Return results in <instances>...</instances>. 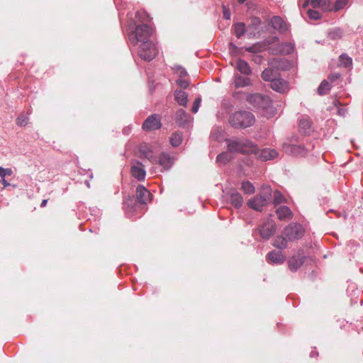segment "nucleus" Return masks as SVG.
I'll return each instance as SVG.
<instances>
[{
	"label": "nucleus",
	"mask_w": 363,
	"mask_h": 363,
	"mask_svg": "<svg viewBox=\"0 0 363 363\" xmlns=\"http://www.w3.org/2000/svg\"><path fill=\"white\" fill-rule=\"evenodd\" d=\"M236 67L240 73L245 74L247 76L251 74L252 73L251 68L248 63L242 59L238 60L236 63Z\"/></svg>",
	"instance_id": "21"
},
{
	"label": "nucleus",
	"mask_w": 363,
	"mask_h": 363,
	"mask_svg": "<svg viewBox=\"0 0 363 363\" xmlns=\"http://www.w3.org/2000/svg\"><path fill=\"white\" fill-rule=\"evenodd\" d=\"M272 196V189L269 186H262V192L250 199L247 204L255 211H262V208L266 206Z\"/></svg>",
	"instance_id": "4"
},
{
	"label": "nucleus",
	"mask_w": 363,
	"mask_h": 363,
	"mask_svg": "<svg viewBox=\"0 0 363 363\" xmlns=\"http://www.w3.org/2000/svg\"><path fill=\"white\" fill-rule=\"evenodd\" d=\"M228 121L235 128H246L255 123V118L252 113L240 111L232 113Z\"/></svg>",
	"instance_id": "3"
},
{
	"label": "nucleus",
	"mask_w": 363,
	"mask_h": 363,
	"mask_svg": "<svg viewBox=\"0 0 363 363\" xmlns=\"http://www.w3.org/2000/svg\"><path fill=\"white\" fill-rule=\"evenodd\" d=\"M340 77V74H338V73H333V74H330L329 76H328V79L331 81V82H335V80L338 79Z\"/></svg>",
	"instance_id": "45"
},
{
	"label": "nucleus",
	"mask_w": 363,
	"mask_h": 363,
	"mask_svg": "<svg viewBox=\"0 0 363 363\" xmlns=\"http://www.w3.org/2000/svg\"><path fill=\"white\" fill-rule=\"evenodd\" d=\"M153 32L152 28L147 24H140L135 27L134 31L129 35V40L133 45H136L141 42L150 41L149 40Z\"/></svg>",
	"instance_id": "5"
},
{
	"label": "nucleus",
	"mask_w": 363,
	"mask_h": 363,
	"mask_svg": "<svg viewBox=\"0 0 363 363\" xmlns=\"http://www.w3.org/2000/svg\"><path fill=\"white\" fill-rule=\"evenodd\" d=\"M233 84L235 89H238L250 86L252 84V82L251 79L247 77L235 74Z\"/></svg>",
	"instance_id": "14"
},
{
	"label": "nucleus",
	"mask_w": 363,
	"mask_h": 363,
	"mask_svg": "<svg viewBox=\"0 0 363 363\" xmlns=\"http://www.w3.org/2000/svg\"><path fill=\"white\" fill-rule=\"evenodd\" d=\"M304 233L305 230L301 225L291 223L284 228L281 235L275 238L273 245L279 249H286L289 242H294L301 239Z\"/></svg>",
	"instance_id": "1"
},
{
	"label": "nucleus",
	"mask_w": 363,
	"mask_h": 363,
	"mask_svg": "<svg viewBox=\"0 0 363 363\" xmlns=\"http://www.w3.org/2000/svg\"><path fill=\"white\" fill-rule=\"evenodd\" d=\"M140 153L145 158H147L152 163L155 161V157L152 155V150L147 145H141L139 149Z\"/></svg>",
	"instance_id": "27"
},
{
	"label": "nucleus",
	"mask_w": 363,
	"mask_h": 363,
	"mask_svg": "<svg viewBox=\"0 0 363 363\" xmlns=\"http://www.w3.org/2000/svg\"><path fill=\"white\" fill-rule=\"evenodd\" d=\"M261 25V20L258 17H252L250 18V23L248 26V28L250 30H252V33L255 35V31L257 33H259V30H258L259 26Z\"/></svg>",
	"instance_id": "28"
},
{
	"label": "nucleus",
	"mask_w": 363,
	"mask_h": 363,
	"mask_svg": "<svg viewBox=\"0 0 363 363\" xmlns=\"http://www.w3.org/2000/svg\"><path fill=\"white\" fill-rule=\"evenodd\" d=\"M284 46L286 48V50L285 51L286 54L290 53L293 50V47L290 44H286Z\"/></svg>",
	"instance_id": "48"
},
{
	"label": "nucleus",
	"mask_w": 363,
	"mask_h": 363,
	"mask_svg": "<svg viewBox=\"0 0 363 363\" xmlns=\"http://www.w3.org/2000/svg\"><path fill=\"white\" fill-rule=\"evenodd\" d=\"M349 0H337L335 3V5L333 6V10L335 11H340L345 8Z\"/></svg>",
	"instance_id": "38"
},
{
	"label": "nucleus",
	"mask_w": 363,
	"mask_h": 363,
	"mask_svg": "<svg viewBox=\"0 0 363 363\" xmlns=\"http://www.w3.org/2000/svg\"><path fill=\"white\" fill-rule=\"evenodd\" d=\"M261 76L263 80L272 82V80H275L279 77V73L277 70L269 67L262 72Z\"/></svg>",
	"instance_id": "18"
},
{
	"label": "nucleus",
	"mask_w": 363,
	"mask_h": 363,
	"mask_svg": "<svg viewBox=\"0 0 363 363\" xmlns=\"http://www.w3.org/2000/svg\"><path fill=\"white\" fill-rule=\"evenodd\" d=\"M224 16L225 18H230V14L226 11H224Z\"/></svg>",
	"instance_id": "52"
},
{
	"label": "nucleus",
	"mask_w": 363,
	"mask_h": 363,
	"mask_svg": "<svg viewBox=\"0 0 363 363\" xmlns=\"http://www.w3.org/2000/svg\"><path fill=\"white\" fill-rule=\"evenodd\" d=\"M1 183L3 184L4 187L10 186V184L4 178H2Z\"/></svg>",
	"instance_id": "49"
},
{
	"label": "nucleus",
	"mask_w": 363,
	"mask_h": 363,
	"mask_svg": "<svg viewBox=\"0 0 363 363\" xmlns=\"http://www.w3.org/2000/svg\"><path fill=\"white\" fill-rule=\"evenodd\" d=\"M245 51L252 52V53H259L262 51L263 48L261 44L256 43L252 45V46L245 47Z\"/></svg>",
	"instance_id": "35"
},
{
	"label": "nucleus",
	"mask_w": 363,
	"mask_h": 363,
	"mask_svg": "<svg viewBox=\"0 0 363 363\" xmlns=\"http://www.w3.org/2000/svg\"><path fill=\"white\" fill-rule=\"evenodd\" d=\"M13 173V171L10 168H3L0 167V177L4 178L6 176H10Z\"/></svg>",
	"instance_id": "41"
},
{
	"label": "nucleus",
	"mask_w": 363,
	"mask_h": 363,
	"mask_svg": "<svg viewBox=\"0 0 363 363\" xmlns=\"http://www.w3.org/2000/svg\"><path fill=\"white\" fill-rule=\"evenodd\" d=\"M182 141V134L179 132L174 133L170 138L169 142L173 147H178Z\"/></svg>",
	"instance_id": "30"
},
{
	"label": "nucleus",
	"mask_w": 363,
	"mask_h": 363,
	"mask_svg": "<svg viewBox=\"0 0 363 363\" xmlns=\"http://www.w3.org/2000/svg\"><path fill=\"white\" fill-rule=\"evenodd\" d=\"M188 121V114L183 109H179L176 113V122L179 126L184 125Z\"/></svg>",
	"instance_id": "26"
},
{
	"label": "nucleus",
	"mask_w": 363,
	"mask_h": 363,
	"mask_svg": "<svg viewBox=\"0 0 363 363\" xmlns=\"http://www.w3.org/2000/svg\"><path fill=\"white\" fill-rule=\"evenodd\" d=\"M162 127L161 118L157 114L149 116L143 122L142 128L145 131L158 130Z\"/></svg>",
	"instance_id": "7"
},
{
	"label": "nucleus",
	"mask_w": 363,
	"mask_h": 363,
	"mask_svg": "<svg viewBox=\"0 0 363 363\" xmlns=\"http://www.w3.org/2000/svg\"><path fill=\"white\" fill-rule=\"evenodd\" d=\"M135 203V199H134V197H133V196H132V197H130H130H129L128 199H126V201H125V204H126V205H128V206H130V205H132V204H133V203Z\"/></svg>",
	"instance_id": "46"
},
{
	"label": "nucleus",
	"mask_w": 363,
	"mask_h": 363,
	"mask_svg": "<svg viewBox=\"0 0 363 363\" xmlns=\"http://www.w3.org/2000/svg\"><path fill=\"white\" fill-rule=\"evenodd\" d=\"M267 257L270 262L281 264L285 262L286 256L281 251L272 250L267 254Z\"/></svg>",
	"instance_id": "11"
},
{
	"label": "nucleus",
	"mask_w": 363,
	"mask_h": 363,
	"mask_svg": "<svg viewBox=\"0 0 363 363\" xmlns=\"http://www.w3.org/2000/svg\"><path fill=\"white\" fill-rule=\"evenodd\" d=\"M230 48H236L235 46L233 43H230Z\"/></svg>",
	"instance_id": "53"
},
{
	"label": "nucleus",
	"mask_w": 363,
	"mask_h": 363,
	"mask_svg": "<svg viewBox=\"0 0 363 363\" xmlns=\"http://www.w3.org/2000/svg\"><path fill=\"white\" fill-rule=\"evenodd\" d=\"M201 102V98L196 99V100L194 102L193 106L191 108V111L193 113H197L199 108L200 106Z\"/></svg>",
	"instance_id": "44"
},
{
	"label": "nucleus",
	"mask_w": 363,
	"mask_h": 363,
	"mask_svg": "<svg viewBox=\"0 0 363 363\" xmlns=\"http://www.w3.org/2000/svg\"><path fill=\"white\" fill-rule=\"evenodd\" d=\"M307 14L308 18L313 20H318L321 18V15L318 11L313 10L311 9H308L307 10Z\"/></svg>",
	"instance_id": "39"
},
{
	"label": "nucleus",
	"mask_w": 363,
	"mask_h": 363,
	"mask_svg": "<svg viewBox=\"0 0 363 363\" xmlns=\"http://www.w3.org/2000/svg\"><path fill=\"white\" fill-rule=\"evenodd\" d=\"M240 3H243L245 2L246 0H238Z\"/></svg>",
	"instance_id": "54"
},
{
	"label": "nucleus",
	"mask_w": 363,
	"mask_h": 363,
	"mask_svg": "<svg viewBox=\"0 0 363 363\" xmlns=\"http://www.w3.org/2000/svg\"><path fill=\"white\" fill-rule=\"evenodd\" d=\"M272 27L279 32H284L287 30L286 24L284 21L279 16H274L270 21Z\"/></svg>",
	"instance_id": "16"
},
{
	"label": "nucleus",
	"mask_w": 363,
	"mask_h": 363,
	"mask_svg": "<svg viewBox=\"0 0 363 363\" xmlns=\"http://www.w3.org/2000/svg\"><path fill=\"white\" fill-rule=\"evenodd\" d=\"M175 72L179 78H184L187 75L186 71L182 67H177Z\"/></svg>",
	"instance_id": "43"
},
{
	"label": "nucleus",
	"mask_w": 363,
	"mask_h": 363,
	"mask_svg": "<svg viewBox=\"0 0 363 363\" xmlns=\"http://www.w3.org/2000/svg\"><path fill=\"white\" fill-rule=\"evenodd\" d=\"M303 263V257H292L289 259V267L291 271H296Z\"/></svg>",
	"instance_id": "24"
},
{
	"label": "nucleus",
	"mask_w": 363,
	"mask_h": 363,
	"mask_svg": "<svg viewBox=\"0 0 363 363\" xmlns=\"http://www.w3.org/2000/svg\"><path fill=\"white\" fill-rule=\"evenodd\" d=\"M243 93L242 92H240V91H238V92H233V97L235 98V99H241V96H242Z\"/></svg>",
	"instance_id": "47"
},
{
	"label": "nucleus",
	"mask_w": 363,
	"mask_h": 363,
	"mask_svg": "<svg viewBox=\"0 0 363 363\" xmlns=\"http://www.w3.org/2000/svg\"><path fill=\"white\" fill-rule=\"evenodd\" d=\"M308 6H310V1L309 0H306L305 2L303 4V8L306 9L307 8Z\"/></svg>",
	"instance_id": "50"
},
{
	"label": "nucleus",
	"mask_w": 363,
	"mask_h": 363,
	"mask_svg": "<svg viewBox=\"0 0 363 363\" xmlns=\"http://www.w3.org/2000/svg\"><path fill=\"white\" fill-rule=\"evenodd\" d=\"M340 65L348 67L352 65V59L346 55H341L339 57Z\"/></svg>",
	"instance_id": "34"
},
{
	"label": "nucleus",
	"mask_w": 363,
	"mask_h": 363,
	"mask_svg": "<svg viewBox=\"0 0 363 363\" xmlns=\"http://www.w3.org/2000/svg\"><path fill=\"white\" fill-rule=\"evenodd\" d=\"M177 84L183 89H186L189 86V82L184 78H179L177 80Z\"/></svg>",
	"instance_id": "42"
},
{
	"label": "nucleus",
	"mask_w": 363,
	"mask_h": 363,
	"mask_svg": "<svg viewBox=\"0 0 363 363\" xmlns=\"http://www.w3.org/2000/svg\"><path fill=\"white\" fill-rule=\"evenodd\" d=\"M283 149L286 154L294 156H304L307 153L306 149L301 145L284 143L283 145Z\"/></svg>",
	"instance_id": "9"
},
{
	"label": "nucleus",
	"mask_w": 363,
	"mask_h": 363,
	"mask_svg": "<svg viewBox=\"0 0 363 363\" xmlns=\"http://www.w3.org/2000/svg\"><path fill=\"white\" fill-rule=\"evenodd\" d=\"M158 162L160 165L162 166L165 169H169L172 165L170 157L165 153H162L160 155Z\"/></svg>",
	"instance_id": "29"
},
{
	"label": "nucleus",
	"mask_w": 363,
	"mask_h": 363,
	"mask_svg": "<svg viewBox=\"0 0 363 363\" xmlns=\"http://www.w3.org/2000/svg\"><path fill=\"white\" fill-rule=\"evenodd\" d=\"M256 155H258L259 158L262 161H267L269 160H273L278 156V152L274 149H264L261 151L258 150V153Z\"/></svg>",
	"instance_id": "13"
},
{
	"label": "nucleus",
	"mask_w": 363,
	"mask_h": 363,
	"mask_svg": "<svg viewBox=\"0 0 363 363\" xmlns=\"http://www.w3.org/2000/svg\"><path fill=\"white\" fill-rule=\"evenodd\" d=\"M285 201V199L282 194L279 191H275L274 192V201L273 203L275 206Z\"/></svg>",
	"instance_id": "37"
},
{
	"label": "nucleus",
	"mask_w": 363,
	"mask_h": 363,
	"mask_svg": "<svg viewBox=\"0 0 363 363\" xmlns=\"http://www.w3.org/2000/svg\"><path fill=\"white\" fill-rule=\"evenodd\" d=\"M276 213L280 220L286 218L291 219L292 218V212L289 208L286 206L279 207L276 211Z\"/></svg>",
	"instance_id": "20"
},
{
	"label": "nucleus",
	"mask_w": 363,
	"mask_h": 363,
	"mask_svg": "<svg viewBox=\"0 0 363 363\" xmlns=\"http://www.w3.org/2000/svg\"><path fill=\"white\" fill-rule=\"evenodd\" d=\"M175 100L180 106H186L188 102V94L182 90H176L174 93Z\"/></svg>",
	"instance_id": "23"
},
{
	"label": "nucleus",
	"mask_w": 363,
	"mask_h": 363,
	"mask_svg": "<svg viewBox=\"0 0 363 363\" xmlns=\"http://www.w3.org/2000/svg\"><path fill=\"white\" fill-rule=\"evenodd\" d=\"M311 129V123L307 118H302L299 121V130L302 134H309Z\"/></svg>",
	"instance_id": "25"
},
{
	"label": "nucleus",
	"mask_w": 363,
	"mask_h": 363,
	"mask_svg": "<svg viewBox=\"0 0 363 363\" xmlns=\"http://www.w3.org/2000/svg\"><path fill=\"white\" fill-rule=\"evenodd\" d=\"M234 30L235 35L239 38L246 31L245 24L244 23H238L234 25Z\"/></svg>",
	"instance_id": "32"
},
{
	"label": "nucleus",
	"mask_w": 363,
	"mask_h": 363,
	"mask_svg": "<svg viewBox=\"0 0 363 363\" xmlns=\"http://www.w3.org/2000/svg\"><path fill=\"white\" fill-rule=\"evenodd\" d=\"M271 88L280 93H284L288 90V84L284 79L278 77L275 80H272L271 82Z\"/></svg>",
	"instance_id": "15"
},
{
	"label": "nucleus",
	"mask_w": 363,
	"mask_h": 363,
	"mask_svg": "<svg viewBox=\"0 0 363 363\" xmlns=\"http://www.w3.org/2000/svg\"><path fill=\"white\" fill-rule=\"evenodd\" d=\"M131 174L138 180L142 181L145 178L146 172L141 162H137L136 164L131 167Z\"/></svg>",
	"instance_id": "12"
},
{
	"label": "nucleus",
	"mask_w": 363,
	"mask_h": 363,
	"mask_svg": "<svg viewBox=\"0 0 363 363\" xmlns=\"http://www.w3.org/2000/svg\"><path fill=\"white\" fill-rule=\"evenodd\" d=\"M266 98L260 94H252L247 96V101L255 106H261Z\"/></svg>",
	"instance_id": "19"
},
{
	"label": "nucleus",
	"mask_w": 363,
	"mask_h": 363,
	"mask_svg": "<svg viewBox=\"0 0 363 363\" xmlns=\"http://www.w3.org/2000/svg\"><path fill=\"white\" fill-rule=\"evenodd\" d=\"M241 189L247 194H252L255 191V186L248 181H245L242 183Z\"/></svg>",
	"instance_id": "33"
},
{
	"label": "nucleus",
	"mask_w": 363,
	"mask_h": 363,
	"mask_svg": "<svg viewBox=\"0 0 363 363\" xmlns=\"http://www.w3.org/2000/svg\"><path fill=\"white\" fill-rule=\"evenodd\" d=\"M28 123V118L23 115L19 116L16 118V124L19 126H25Z\"/></svg>",
	"instance_id": "40"
},
{
	"label": "nucleus",
	"mask_w": 363,
	"mask_h": 363,
	"mask_svg": "<svg viewBox=\"0 0 363 363\" xmlns=\"http://www.w3.org/2000/svg\"><path fill=\"white\" fill-rule=\"evenodd\" d=\"M136 196L139 203L145 204L151 201V193L143 185L136 188Z\"/></svg>",
	"instance_id": "10"
},
{
	"label": "nucleus",
	"mask_w": 363,
	"mask_h": 363,
	"mask_svg": "<svg viewBox=\"0 0 363 363\" xmlns=\"http://www.w3.org/2000/svg\"><path fill=\"white\" fill-rule=\"evenodd\" d=\"M230 203L236 208H239L243 203L242 195L238 192H233L230 195Z\"/></svg>",
	"instance_id": "22"
},
{
	"label": "nucleus",
	"mask_w": 363,
	"mask_h": 363,
	"mask_svg": "<svg viewBox=\"0 0 363 363\" xmlns=\"http://www.w3.org/2000/svg\"><path fill=\"white\" fill-rule=\"evenodd\" d=\"M231 152H224L217 156L216 161L219 164H225L232 159Z\"/></svg>",
	"instance_id": "31"
},
{
	"label": "nucleus",
	"mask_w": 363,
	"mask_h": 363,
	"mask_svg": "<svg viewBox=\"0 0 363 363\" xmlns=\"http://www.w3.org/2000/svg\"><path fill=\"white\" fill-rule=\"evenodd\" d=\"M276 224L272 220H267L262 225H261L258 230L260 236L264 239H269L272 237L276 230Z\"/></svg>",
	"instance_id": "8"
},
{
	"label": "nucleus",
	"mask_w": 363,
	"mask_h": 363,
	"mask_svg": "<svg viewBox=\"0 0 363 363\" xmlns=\"http://www.w3.org/2000/svg\"><path fill=\"white\" fill-rule=\"evenodd\" d=\"M47 203H48V199L43 200L40 203V207H42V208L45 207L47 205Z\"/></svg>",
	"instance_id": "51"
},
{
	"label": "nucleus",
	"mask_w": 363,
	"mask_h": 363,
	"mask_svg": "<svg viewBox=\"0 0 363 363\" xmlns=\"http://www.w3.org/2000/svg\"><path fill=\"white\" fill-rule=\"evenodd\" d=\"M310 6L313 8H321L324 11L333 10V5L326 0H309Z\"/></svg>",
	"instance_id": "17"
},
{
	"label": "nucleus",
	"mask_w": 363,
	"mask_h": 363,
	"mask_svg": "<svg viewBox=\"0 0 363 363\" xmlns=\"http://www.w3.org/2000/svg\"><path fill=\"white\" fill-rule=\"evenodd\" d=\"M138 54L144 60L150 61L155 57L157 50L152 41H145L140 45Z\"/></svg>",
	"instance_id": "6"
},
{
	"label": "nucleus",
	"mask_w": 363,
	"mask_h": 363,
	"mask_svg": "<svg viewBox=\"0 0 363 363\" xmlns=\"http://www.w3.org/2000/svg\"><path fill=\"white\" fill-rule=\"evenodd\" d=\"M228 149L230 152H238L242 154H257L258 153V147L257 145L249 140H226Z\"/></svg>",
	"instance_id": "2"
},
{
	"label": "nucleus",
	"mask_w": 363,
	"mask_h": 363,
	"mask_svg": "<svg viewBox=\"0 0 363 363\" xmlns=\"http://www.w3.org/2000/svg\"><path fill=\"white\" fill-rule=\"evenodd\" d=\"M330 90V86L326 80H323L318 89V93L320 95L325 94Z\"/></svg>",
	"instance_id": "36"
}]
</instances>
